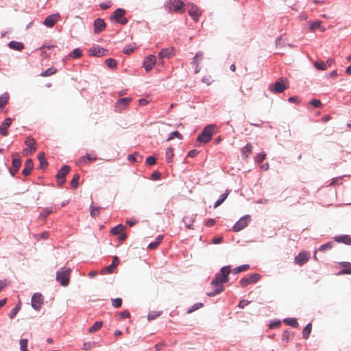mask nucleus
<instances>
[{
    "label": "nucleus",
    "mask_w": 351,
    "mask_h": 351,
    "mask_svg": "<svg viewBox=\"0 0 351 351\" xmlns=\"http://www.w3.org/2000/svg\"><path fill=\"white\" fill-rule=\"evenodd\" d=\"M231 271V266L230 265L224 266L221 269L220 272L216 274L215 279L210 283L213 290L208 292V295L215 296L223 291V284L228 282L229 274Z\"/></svg>",
    "instance_id": "nucleus-1"
},
{
    "label": "nucleus",
    "mask_w": 351,
    "mask_h": 351,
    "mask_svg": "<svg viewBox=\"0 0 351 351\" xmlns=\"http://www.w3.org/2000/svg\"><path fill=\"white\" fill-rule=\"evenodd\" d=\"M215 125H208L205 127L201 134L197 136V141L204 143L209 142L215 132Z\"/></svg>",
    "instance_id": "nucleus-2"
},
{
    "label": "nucleus",
    "mask_w": 351,
    "mask_h": 351,
    "mask_svg": "<svg viewBox=\"0 0 351 351\" xmlns=\"http://www.w3.org/2000/svg\"><path fill=\"white\" fill-rule=\"evenodd\" d=\"M71 270L69 268L62 267L56 273V280L63 287H66L69 284L70 274Z\"/></svg>",
    "instance_id": "nucleus-3"
},
{
    "label": "nucleus",
    "mask_w": 351,
    "mask_h": 351,
    "mask_svg": "<svg viewBox=\"0 0 351 351\" xmlns=\"http://www.w3.org/2000/svg\"><path fill=\"white\" fill-rule=\"evenodd\" d=\"M184 3L180 0H169L166 4V9L169 12L184 13Z\"/></svg>",
    "instance_id": "nucleus-4"
},
{
    "label": "nucleus",
    "mask_w": 351,
    "mask_h": 351,
    "mask_svg": "<svg viewBox=\"0 0 351 351\" xmlns=\"http://www.w3.org/2000/svg\"><path fill=\"white\" fill-rule=\"evenodd\" d=\"M287 80L279 78L274 84L269 86V90L275 93H282L288 88Z\"/></svg>",
    "instance_id": "nucleus-5"
},
{
    "label": "nucleus",
    "mask_w": 351,
    "mask_h": 351,
    "mask_svg": "<svg viewBox=\"0 0 351 351\" xmlns=\"http://www.w3.org/2000/svg\"><path fill=\"white\" fill-rule=\"evenodd\" d=\"M71 168L68 165H64L56 176L58 184L62 186L66 182V176L69 173Z\"/></svg>",
    "instance_id": "nucleus-6"
},
{
    "label": "nucleus",
    "mask_w": 351,
    "mask_h": 351,
    "mask_svg": "<svg viewBox=\"0 0 351 351\" xmlns=\"http://www.w3.org/2000/svg\"><path fill=\"white\" fill-rule=\"evenodd\" d=\"M250 220L249 215L241 217L233 226V231L236 232L241 231L247 226Z\"/></svg>",
    "instance_id": "nucleus-7"
},
{
    "label": "nucleus",
    "mask_w": 351,
    "mask_h": 351,
    "mask_svg": "<svg viewBox=\"0 0 351 351\" xmlns=\"http://www.w3.org/2000/svg\"><path fill=\"white\" fill-rule=\"evenodd\" d=\"M261 278V276L258 274H253L249 277L243 278L239 283L241 287H245L250 284L256 282Z\"/></svg>",
    "instance_id": "nucleus-8"
},
{
    "label": "nucleus",
    "mask_w": 351,
    "mask_h": 351,
    "mask_svg": "<svg viewBox=\"0 0 351 351\" xmlns=\"http://www.w3.org/2000/svg\"><path fill=\"white\" fill-rule=\"evenodd\" d=\"M131 101V97H124L119 99L116 103L115 110L118 112H122L128 106Z\"/></svg>",
    "instance_id": "nucleus-9"
},
{
    "label": "nucleus",
    "mask_w": 351,
    "mask_h": 351,
    "mask_svg": "<svg viewBox=\"0 0 351 351\" xmlns=\"http://www.w3.org/2000/svg\"><path fill=\"white\" fill-rule=\"evenodd\" d=\"M125 14V12L124 10L118 8L114 11L112 17L116 21V22L121 23L122 25H125L128 23L127 19L123 18Z\"/></svg>",
    "instance_id": "nucleus-10"
},
{
    "label": "nucleus",
    "mask_w": 351,
    "mask_h": 351,
    "mask_svg": "<svg viewBox=\"0 0 351 351\" xmlns=\"http://www.w3.org/2000/svg\"><path fill=\"white\" fill-rule=\"evenodd\" d=\"M188 13L190 16L195 21H197L202 12L199 8L194 4L188 5Z\"/></svg>",
    "instance_id": "nucleus-11"
},
{
    "label": "nucleus",
    "mask_w": 351,
    "mask_h": 351,
    "mask_svg": "<svg viewBox=\"0 0 351 351\" xmlns=\"http://www.w3.org/2000/svg\"><path fill=\"white\" fill-rule=\"evenodd\" d=\"M43 304V298L40 293H34L32 298V306L35 310H39Z\"/></svg>",
    "instance_id": "nucleus-12"
},
{
    "label": "nucleus",
    "mask_w": 351,
    "mask_h": 351,
    "mask_svg": "<svg viewBox=\"0 0 351 351\" xmlns=\"http://www.w3.org/2000/svg\"><path fill=\"white\" fill-rule=\"evenodd\" d=\"M310 258V253L308 252H302L295 257L294 263L298 265H303Z\"/></svg>",
    "instance_id": "nucleus-13"
},
{
    "label": "nucleus",
    "mask_w": 351,
    "mask_h": 351,
    "mask_svg": "<svg viewBox=\"0 0 351 351\" xmlns=\"http://www.w3.org/2000/svg\"><path fill=\"white\" fill-rule=\"evenodd\" d=\"M60 19V16L58 13L51 14L45 19L43 24L48 27H52Z\"/></svg>",
    "instance_id": "nucleus-14"
},
{
    "label": "nucleus",
    "mask_w": 351,
    "mask_h": 351,
    "mask_svg": "<svg viewBox=\"0 0 351 351\" xmlns=\"http://www.w3.org/2000/svg\"><path fill=\"white\" fill-rule=\"evenodd\" d=\"M156 64V57L154 55H149L145 58L143 62V66L147 72L149 71Z\"/></svg>",
    "instance_id": "nucleus-15"
},
{
    "label": "nucleus",
    "mask_w": 351,
    "mask_h": 351,
    "mask_svg": "<svg viewBox=\"0 0 351 351\" xmlns=\"http://www.w3.org/2000/svg\"><path fill=\"white\" fill-rule=\"evenodd\" d=\"M97 157L95 155L86 154L84 156L80 158L77 162L78 165L89 164L96 160Z\"/></svg>",
    "instance_id": "nucleus-16"
},
{
    "label": "nucleus",
    "mask_w": 351,
    "mask_h": 351,
    "mask_svg": "<svg viewBox=\"0 0 351 351\" xmlns=\"http://www.w3.org/2000/svg\"><path fill=\"white\" fill-rule=\"evenodd\" d=\"M174 55V49L173 47H168L162 49L158 53L160 59L165 58H169Z\"/></svg>",
    "instance_id": "nucleus-17"
},
{
    "label": "nucleus",
    "mask_w": 351,
    "mask_h": 351,
    "mask_svg": "<svg viewBox=\"0 0 351 351\" xmlns=\"http://www.w3.org/2000/svg\"><path fill=\"white\" fill-rule=\"evenodd\" d=\"M12 119L11 118H7L4 120L0 126V134L2 136H7L8 128L12 124Z\"/></svg>",
    "instance_id": "nucleus-18"
},
{
    "label": "nucleus",
    "mask_w": 351,
    "mask_h": 351,
    "mask_svg": "<svg viewBox=\"0 0 351 351\" xmlns=\"http://www.w3.org/2000/svg\"><path fill=\"white\" fill-rule=\"evenodd\" d=\"M106 27V24L103 19H97L94 23V32L99 34Z\"/></svg>",
    "instance_id": "nucleus-19"
},
{
    "label": "nucleus",
    "mask_w": 351,
    "mask_h": 351,
    "mask_svg": "<svg viewBox=\"0 0 351 351\" xmlns=\"http://www.w3.org/2000/svg\"><path fill=\"white\" fill-rule=\"evenodd\" d=\"M25 144L27 147V148H29L30 154H33L36 151V142L35 139L33 138L32 136H28L26 138L25 141Z\"/></svg>",
    "instance_id": "nucleus-20"
},
{
    "label": "nucleus",
    "mask_w": 351,
    "mask_h": 351,
    "mask_svg": "<svg viewBox=\"0 0 351 351\" xmlns=\"http://www.w3.org/2000/svg\"><path fill=\"white\" fill-rule=\"evenodd\" d=\"M34 167V163L32 159H27L25 162V167L22 171V173L24 176H29Z\"/></svg>",
    "instance_id": "nucleus-21"
},
{
    "label": "nucleus",
    "mask_w": 351,
    "mask_h": 351,
    "mask_svg": "<svg viewBox=\"0 0 351 351\" xmlns=\"http://www.w3.org/2000/svg\"><path fill=\"white\" fill-rule=\"evenodd\" d=\"M119 264V258L117 256H114L111 265L106 267L104 269V271L107 274L112 273L114 271V270L115 269V268L118 266Z\"/></svg>",
    "instance_id": "nucleus-22"
},
{
    "label": "nucleus",
    "mask_w": 351,
    "mask_h": 351,
    "mask_svg": "<svg viewBox=\"0 0 351 351\" xmlns=\"http://www.w3.org/2000/svg\"><path fill=\"white\" fill-rule=\"evenodd\" d=\"M89 52L91 56L99 57L105 56L106 50L101 47H97L90 49Z\"/></svg>",
    "instance_id": "nucleus-23"
},
{
    "label": "nucleus",
    "mask_w": 351,
    "mask_h": 351,
    "mask_svg": "<svg viewBox=\"0 0 351 351\" xmlns=\"http://www.w3.org/2000/svg\"><path fill=\"white\" fill-rule=\"evenodd\" d=\"M12 167L14 169H19L21 165V160L19 157V154L14 153L12 154Z\"/></svg>",
    "instance_id": "nucleus-24"
},
{
    "label": "nucleus",
    "mask_w": 351,
    "mask_h": 351,
    "mask_svg": "<svg viewBox=\"0 0 351 351\" xmlns=\"http://www.w3.org/2000/svg\"><path fill=\"white\" fill-rule=\"evenodd\" d=\"M8 47L14 50L21 51L24 49L23 43L17 41H11L8 43Z\"/></svg>",
    "instance_id": "nucleus-25"
},
{
    "label": "nucleus",
    "mask_w": 351,
    "mask_h": 351,
    "mask_svg": "<svg viewBox=\"0 0 351 351\" xmlns=\"http://www.w3.org/2000/svg\"><path fill=\"white\" fill-rule=\"evenodd\" d=\"M335 241L338 243H343L347 245H351V237L348 235L336 237Z\"/></svg>",
    "instance_id": "nucleus-26"
},
{
    "label": "nucleus",
    "mask_w": 351,
    "mask_h": 351,
    "mask_svg": "<svg viewBox=\"0 0 351 351\" xmlns=\"http://www.w3.org/2000/svg\"><path fill=\"white\" fill-rule=\"evenodd\" d=\"M38 160L40 162V168L45 169L48 166V162L45 158V154L44 152H40L38 156Z\"/></svg>",
    "instance_id": "nucleus-27"
},
{
    "label": "nucleus",
    "mask_w": 351,
    "mask_h": 351,
    "mask_svg": "<svg viewBox=\"0 0 351 351\" xmlns=\"http://www.w3.org/2000/svg\"><path fill=\"white\" fill-rule=\"evenodd\" d=\"M252 145L250 143H247L245 147L241 149V154L243 158H247L249 155L252 153Z\"/></svg>",
    "instance_id": "nucleus-28"
},
{
    "label": "nucleus",
    "mask_w": 351,
    "mask_h": 351,
    "mask_svg": "<svg viewBox=\"0 0 351 351\" xmlns=\"http://www.w3.org/2000/svg\"><path fill=\"white\" fill-rule=\"evenodd\" d=\"M10 95L8 93H4L0 96V109H3L8 104Z\"/></svg>",
    "instance_id": "nucleus-29"
},
{
    "label": "nucleus",
    "mask_w": 351,
    "mask_h": 351,
    "mask_svg": "<svg viewBox=\"0 0 351 351\" xmlns=\"http://www.w3.org/2000/svg\"><path fill=\"white\" fill-rule=\"evenodd\" d=\"M162 239H163V236L162 235H159L156 239V241L154 242H152V243H149L148 245L147 248L149 250H154V249H156L159 245V244L161 243Z\"/></svg>",
    "instance_id": "nucleus-30"
},
{
    "label": "nucleus",
    "mask_w": 351,
    "mask_h": 351,
    "mask_svg": "<svg viewBox=\"0 0 351 351\" xmlns=\"http://www.w3.org/2000/svg\"><path fill=\"white\" fill-rule=\"evenodd\" d=\"M228 195H229V191L227 190L226 191V193H223L220 196L219 199L215 202V204L214 205V208H216L218 206H219L226 199V198L228 197Z\"/></svg>",
    "instance_id": "nucleus-31"
},
{
    "label": "nucleus",
    "mask_w": 351,
    "mask_h": 351,
    "mask_svg": "<svg viewBox=\"0 0 351 351\" xmlns=\"http://www.w3.org/2000/svg\"><path fill=\"white\" fill-rule=\"evenodd\" d=\"M125 227L122 224H119L117 226L112 228L110 230V233L114 235L120 234L125 230Z\"/></svg>",
    "instance_id": "nucleus-32"
},
{
    "label": "nucleus",
    "mask_w": 351,
    "mask_h": 351,
    "mask_svg": "<svg viewBox=\"0 0 351 351\" xmlns=\"http://www.w3.org/2000/svg\"><path fill=\"white\" fill-rule=\"evenodd\" d=\"M249 268H250V265H247V264L243 265L237 267L234 269H233L232 273L234 274H237L239 273L247 271V269H249Z\"/></svg>",
    "instance_id": "nucleus-33"
},
{
    "label": "nucleus",
    "mask_w": 351,
    "mask_h": 351,
    "mask_svg": "<svg viewBox=\"0 0 351 351\" xmlns=\"http://www.w3.org/2000/svg\"><path fill=\"white\" fill-rule=\"evenodd\" d=\"M166 160L167 162H171L173 160V149L172 147H169L166 150Z\"/></svg>",
    "instance_id": "nucleus-34"
},
{
    "label": "nucleus",
    "mask_w": 351,
    "mask_h": 351,
    "mask_svg": "<svg viewBox=\"0 0 351 351\" xmlns=\"http://www.w3.org/2000/svg\"><path fill=\"white\" fill-rule=\"evenodd\" d=\"M203 59V52L202 51H198L196 53L195 56H194L193 59L192 63L194 64H199V62Z\"/></svg>",
    "instance_id": "nucleus-35"
},
{
    "label": "nucleus",
    "mask_w": 351,
    "mask_h": 351,
    "mask_svg": "<svg viewBox=\"0 0 351 351\" xmlns=\"http://www.w3.org/2000/svg\"><path fill=\"white\" fill-rule=\"evenodd\" d=\"M312 329V325L311 324H308L304 328L302 332L303 338L308 339L309 337V335L311 332Z\"/></svg>",
    "instance_id": "nucleus-36"
},
{
    "label": "nucleus",
    "mask_w": 351,
    "mask_h": 351,
    "mask_svg": "<svg viewBox=\"0 0 351 351\" xmlns=\"http://www.w3.org/2000/svg\"><path fill=\"white\" fill-rule=\"evenodd\" d=\"M57 72V69L54 67H51L47 69L45 71L40 73L42 77H48L55 74Z\"/></svg>",
    "instance_id": "nucleus-37"
},
{
    "label": "nucleus",
    "mask_w": 351,
    "mask_h": 351,
    "mask_svg": "<svg viewBox=\"0 0 351 351\" xmlns=\"http://www.w3.org/2000/svg\"><path fill=\"white\" fill-rule=\"evenodd\" d=\"M317 29H320L321 32H324L325 28L321 26L320 21H315L311 23V31H315Z\"/></svg>",
    "instance_id": "nucleus-38"
},
{
    "label": "nucleus",
    "mask_w": 351,
    "mask_h": 351,
    "mask_svg": "<svg viewBox=\"0 0 351 351\" xmlns=\"http://www.w3.org/2000/svg\"><path fill=\"white\" fill-rule=\"evenodd\" d=\"M344 269L341 270L338 274L342 275V274H351V264L350 263H346L343 265Z\"/></svg>",
    "instance_id": "nucleus-39"
},
{
    "label": "nucleus",
    "mask_w": 351,
    "mask_h": 351,
    "mask_svg": "<svg viewBox=\"0 0 351 351\" xmlns=\"http://www.w3.org/2000/svg\"><path fill=\"white\" fill-rule=\"evenodd\" d=\"M314 66L316 69L322 71H324L327 69V66L324 61L317 60L314 62Z\"/></svg>",
    "instance_id": "nucleus-40"
},
{
    "label": "nucleus",
    "mask_w": 351,
    "mask_h": 351,
    "mask_svg": "<svg viewBox=\"0 0 351 351\" xmlns=\"http://www.w3.org/2000/svg\"><path fill=\"white\" fill-rule=\"evenodd\" d=\"M53 211V207H47L43 209V212L40 213V217L43 219H45L48 215H49Z\"/></svg>",
    "instance_id": "nucleus-41"
},
{
    "label": "nucleus",
    "mask_w": 351,
    "mask_h": 351,
    "mask_svg": "<svg viewBox=\"0 0 351 351\" xmlns=\"http://www.w3.org/2000/svg\"><path fill=\"white\" fill-rule=\"evenodd\" d=\"M284 322L290 326H292V327H294V328H296L298 326V323L296 320V319L295 318H289V319H285L284 320Z\"/></svg>",
    "instance_id": "nucleus-42"
},
{
    "label": "nucleus",
    "mask_w": 351,
    "mask_h": 351,
    "mask_svg": "<svg viewBox=\"0 0 351 351\" xmlns=\"http://www.w3.org/2000/svg\"><path fill=\"white\" fill-rule=\"evenodd\" d=\"M102 326V322H96L88 330V332L92 333V332H96L97 330H98L99 329L101 328V327Z\"/></svg>",
    "instance_id": "nucleus-43"
},
{
    "label": "nucleus",
    "mask_w": 351,
    "mask_h": 351,
    "mask_svg": "<svg viewBox=\"0 0 351 351\" xmlns=\"http://www.w3.org/2000/svg\"><path fill=\"white\" fill-rule=\"evenodd\" d=\"M80 180V176L78 174H75L72 180L71 181V186L73 189H76L78 186Z\"/></svg>",
    "instance_id": "nucleus-44"
},
{
    "label": "nucleus",
    "mask_w": 351,
    "mask_h": 351,
    "mask_svg": "<svg viewBox=\"0 0 351 351\" xmlns=\"http://www.w3.org/2000/svg\"><path fill=\"white\" fill-rule=\"evenodd\" d=\"M82 54V53L81 49H75L69 54V56L73 59H75L81 57Z\"/></svg>",
    "instance_id": "nucleus-45"
},
{
    "label": "nucleus",
    "mask_w": 351,
    "mask_h": 351,
    "mask_svg": "<svg viewBox=\"0 0 351 351\" xmlns=\"http://www.w3.org/2000/svg\"><path fill=\"white\" fill-rule=\"evenodd\" d=\"M106 64L110 69H115L117 67V61L113 58L106 59Z\"/></svg>",
    "instance_id": "nucleus-46"
},
{
    "label": "nucleus",
    "mask_w": 351,
    "mask_h": 351,
    "mask_svg": "<svg viewBox=\"0 0 351 351\" xmlns=\"http://www.w3.org/2000/svg\"><path fill=\"white\" fill-rule=\"evenodd\" d=\"M21 308V306L19 304L16 305L12 311L11 312L9 313L8 316L10 319H13L16 315V314L18 313V312L19 311Z\"/></svg>",
    "instance_id": "nucleus-47"
},
{
    "label": "nucleus",
    "mask_w": 351,
    "mask_h": 351,
    "mask_svg": "<svg viewBox=\"0 0 351 351\" xmlns=\"http://www.w3.org/2000/svg\"><path fill=\"white\" fill-rule=\"evenodd\" d=\"M112 304L114 308H120L122 304V300L121 298L112 299Z\"/></svg>",
    "instance_id": "nucleus-48"
},
{
    "label": "nucleus",
    "mask_w": 351,
    "mask_h": 351,
    "mask_svg": "<svg viewBox=\"0 0 351 351\" xmlns=\"http://www.w3.org/2000/svg\"><path fill=\"white\" fill-rule=\"evenodd\" d=\"M332 247V242H328L326 244H324L322 245H321L319 248V250L321 251V252H324L325 250H330L331 249Z\"/></svg>",
    "instance_id": "nucleus-49"
},
{
    "label": "nucleus",
    "mask_w": 351,
    "mask_h": 351,
    "mask_svg": "<svg viewBox=\"0 0 351 351\" xmlns=\"http://www.w3.org/2000/svg\"><path fill=\"white\" fill-rule=\"evenodd\" d=\"M175 137H177L178 138H182V135H181V134L179 132L174 131V132H171L169 134V136L167 138V141H171V140L173 139Z\"/></svg>",
    "instance_id": "nucleus-50"
},
{
    "label": "nucleus",
    "mask_w": 351,
    "mask_h": 351,
    "mask_svg": "<svg viewBox=\"0 0 351 351\" xmlns=\"http://www.w3.org/2000/svg\"><path fill=\"white\" fill-rule=\"evenodd\" d=\"M266 156V154L263 152L258 154L256 157V161L258 163L263 162V161L265 160Z\"/></svg>",
    "instance_id": "nucleus-51"
},
{
    "label": "nucleus",
    "mask_w": 351,
    "mask_h": 351,
    "mask_svg": "<svg viewBox=\"0 0 351 351\" xmlns=\"http://www.w3.org/2000/svg\"><path fill=\"white\" fill-rule=\"evenodd\" d=\"M310 104L311 105H313L314 107L315 108H320L322 107V102L320 101V100L319 99H312L311 101H310Z\"/></svg>",
    "instance_id": "nucleus-52"
},
{
    "label": "nucleus",
    "mask_w": 351,
    "mask_h": 351,
    "mask_svg": "<svg viewBox=\"0 0 351 351\" xmlns=\"http://www.w3.org/2000/svg\"><path fill=\"white\" fill-rule=\"evenodd\" d=\"M203 306L202 303H198L194 304L191 308L188 310V313H191L196 310H197L199 308L202 307Z\"/></svg>",
    "instance_id": "nucleus-53"
},
{
    "label": "nucleus",
    "mask_w": 351,
    "mask_h": 351,
    "mask_svg": "<svg viewBox=\"0 0 351 351\" xmlns=\"http://www.w3.org/2000/svg\"><path fill=\"white\" fill-rule=\"evenodd\" d=\"M146 163L148 165H153L156 163V158L153 156H149L146 158Z\"/></svg>",
    "instance_id": "nucleus-54"
},
{
    "label": "nucleus",
    "mask_w": 351,
    "mask_h": 351,
    "mask_svg": "<svg viewBox=\"0 0 351 351\" xmlns=\"http://www.w3.org/2000/svg\"><path fill=\"white\" fill-rule=\"evenodd\" d=\"M100 213L99 208H93L90 211V215L93 217L98 216Z\"/></svg>",
    "instance_id": "nucleus-55"
},
{
    "label": "nucleus",
    "mask_w": 351,
    "mask_h": 351,
    "mask_svg": "<svg viewBox=\"0 0 351 351\" xmlns=\"http://www.w3.org/2000/svg\"><path fill=\"white\" fill-rule=\"evenodd\" d=\"M202 82L206 84V85L209 86L212 83V81H211V77L209 75V76H204L202 80Z\"/></svg>",
    "instance_id": "nucleus-56"
},
{
    "label": "nucleus",
    "mask_w": 351,
    "mask_h": 351,
    "mask_svg": "<svg viewBox=\"0 0 351 351\" xmlns=\"http://www.w3.org/2000/svg\"><path fill=\"white\" fill-rule=\"evenodd\" d=\"M119 315H120V318L122 319L128 318L130 315V312L127 310L123 311L122 312L120 313Z\"/></svg>",
    "instance_id": "nucleus-57"
},
{
    "label": "nucleus",
    "mask_w": 351,
    "mask_h": 351,
    "mask_svg": "<svg viewBox=\"0 0 351 351\" xmlns=\"http://www.w3.org/2000/svg\"><path fill=\"white\" fill-rule=\"evenodd\" d=\"M123 53L127 54V55H130L131 54L133 51H134V48L130 47V46H126L124 49H123Z\"/></svg>",
    "instance_id": "nucleus-58"
},
{
    "label": "nucleus",
    "mask_w": 351,
    "mask_h": 351,
    "mask_svg": "<svg viewBox=\"0 0 351 351\" xmlns=\"http://www.w3.org/2000/svg\"><path fill=\"white\" fill-rule=\"evenodd\" d=\"M160 313H161L160 312H158V313L154 312V313H149L148 315V319H149V320L154 319L156 318L157 317L160 316Z\"/></svg>",
    "instance_id": "nucleus-59"
},
{
    "label": "nucleus",
    "mask_w": 351,
    "mask_h": 351,
    "mask_svg": "<svg viewBox=\"0 0 351 351\" xmlns=\"http://www.w3.org/2000/svg\"><path fill=\"white\" fill-rule=\"evenodd\" d=\"M198 154V151H197L196 149H193V150H191L188 153V156L190 157V158H193L195 156H196Z\"/></svg>",
    "instance_id": "nucleus-60"
},
{
    "label": "nucleus",
    "mask_w": 351,
    "mask_h": 351,
    "mask_svg": "<svg viewBox=\"0 0 351 351\" xmlns=\"http://www.w3.org/2000/svg\"><path fill=\"white\" fill-rule=\"evenodd\" d=\"M249 303H250L249 301L243 300L240 301L238 306L239 308H244V306H247Z\"/></svg>",
    "instance_id": "nucleus-61"
},
{
    "label": "nucleus",
    "mask_w": 351,
    "mask_h": 351,
    "mask_svg": "<svg viewBox=\"0 0 351 351\" xmlns=\"http://www.w3.org/2000/svg\"><path fill=\"white\" fill-rule=\"evenodd\" d=\"M160 175H161L160 173H159L158 171H154L152 174V178L153 180H158L160 178Z\"/></svg>",
    "instance_id": "nucleus-62"
},
{
    "label": "nucleus",
    "mask_w": 351,
    "mask_h": 351,
    "mask_svg": "<svg viewBox=\"0 0 351 351\" xmlns=\"http://www.w3.org/2000/svg\"><path fill=\"white\" fill-rule=\"evenodd\" d=\"M222 241H223V237H215V238L213 239V243L214 244H219V243H221Z\"/></svg>",
    "instance_id": "nucleus-63"
},
{
    "label": "nucleus",
    "mask_w": 351,
    "mask_h": 351,
    "mask_svg": "<svg viewBox=\"0 0 351 351\" xmlns=\"http://www.w3.org/2000/svg\"><path fill=\"white\" fill-rule=\"evenodd\" d=\"M215 219H208V220L206 221V225L207 226H210H210H214V225H215Z\"/></svg>",
    "instance_id": "nucleus-64"
}]
</instances>
